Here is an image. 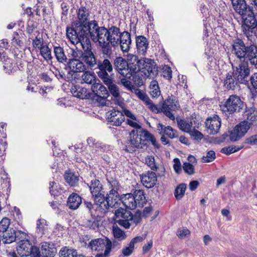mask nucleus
<instances>
[{
    "label": "nucleus",
    "instance_id": "f257e3e1",
    "mask_svg": "<svg viewBox=\"0 0 257 257\" xmlns=\"http://www.w3.org/2000/svg\"><path fill=\"white\" fill-rule=\"evenodd\" d=\"M109 192L105 196L103 185L99 180L96 179L87 184L90 192L94 197L96 203L95 216H102L108 211L110 207L114 206L118 200V191L121 188L119 182L114 179H107Z\"/></svg>",
    "mask_w": 257,
    "mask_h": 257
},
{
    "label": "nucleus",
    "instance_id": "f03ea898",
    "mask_svg": "<svg viewBox=\"0 0 257 257\" xmlns=\"http://www.w3.org/2000/svg\"><path fill=\"white\" fill-rule=\"evenodd\" d=\"M90 11L88 9L81 6L77 11V19L72 23L71 27H67L66 36L73 44L79 43L87 49L90 47L89 37L92 34L93 22L89 21Z\"/></svg>",
    "mask_w": 257,
    "mask_h": 257
},
{
    "label": "nucleus",
    "instance_id": "7ed1b4c3",
    "mask_svg": "<svg viewBox=\"0 0 257 257\" xmlns=\"http://www.w3.org/2000/svg\"><path fill=\"white\" fill-rule=\"evenodd\" d=\"M146 141H150L157 148L160 145L155 137L147 130L138 131L133 130L130 133L127 140L124 142L123 149L127 152L133 153L137 149L143 148L146 145Z\"/></svg>",
    "mask_w": 257,
    "mask_h": 257
},
{
    "label": "nucleus",
    "instance_id": "20e7f679",
    "mask_svg": "<svg viewBox=\"0 0 257 257\" xmlns=\"http://www.w3.org/2000/svg\"><path fill=\"white\" fill-rule=\"evenodd\" d=\"M231 53L239 61H246L257 68V46H245L242 40L236 38L231 44Z\"/></svg>",
    "mask_w": 257,
    "mask_h": 257
},
{
    "label": "nucleus",
    "instance_id": "39448f33",
    "mask_svg": "<svg viewBox=\"0 0 257 257\" xmlns=\"http://www.w3.org/2000/svg\"><path fill=\"white\" fill-rule=\"evenodd\" d=\"M92 34L93 37L106 40L110 44L115 47L118 45V41L120 40V36L121 33L120 32V29L116 26H111L108 29L104 27H99L98 24L95 22H93Z\"/></svg>",
    "mask_w": 257,
    "mask_h": 257
},
{
    "label": "nucleus",
    "instance_id": "423d86ee",
    "mask_svg": "<svg viewBox=\"0 0 257 257\" xmlns=\"http://www.w3.org/2000/svg\"><path fill=\"white\" fill-rule=\"evenodd\" d=\"M89 246L92 251L101 252L97 253L102 257H108L111 252V241L107 237L99 238L91 240Z\"/></svg>",
    "mask_w": 257,
    "mask_h": 257
},
{
    "label": "nucleus",
    "instance_id": "0eeeda50",
    "mask_svg": "<svg viewBox=\"0 0 257 257\" xmlns=\"http://www.w3.org/2000/svg\"><path fill=\"white\" fill-rule=\"evenodd\" d=\"M243 107V102L236 95H230L224 103L220 105L221 110L227 115L239 111Z\"/></svg>",
    "mask_w": 257,
    "mask_h": 257
},
{
    "label": "nucleus",
    "instance_id": "6e6552de",
    "mask_svg": "<svg viewBox=\"0 0 257 257\" xmlns=\"http://www.w3.org/2000/svg\"><path fill=\"white\" fill-rule=\"evenodd\" d=\"M180 106L177 98L171 94L168 95L167 98L164 101L161 108V111L171 120H174L175 119L173 111H176L180 109Z\"/></svg>",
    "mask_w": 257,
    "mask_h": 257
},
{
    "label": "nucleus",
    "instance_id": "1a4fd4ad",
    "mask_svg": "<svg viewBox=\"0 0 257 257\" xmlns=\"http://www.w3.org/2000/svg\"><path fill=\"white\" fill-rule=\"evenodd\" d=\"M97 67L95 68L98 77L102 81H108L110 78L113 77L111 73L113 71V65L110 60L105 58L102 60H99L97 62Z\"/></svg>",
    "mask_w": 257,
    "mask_h": 257
},
{
    "label": "nucleus",
    "instance_id": "9d476101",
    "mask_svg": "<svg viewBox=\"0 0 257 257\" xmlns=\"http://www.w3.org/2000/svg\"><path fill=\"white\" fill-rule=\"evenodd\" d=\"M240 63L238 66L234 69L232 66L233 71L234 75L238 81V82L243 84H249V76L250 74V69L248 63L246 61H239Z\"/></svg>",
    "mask_w": 257,
    "mask_h": 257
},
{
    "label": "nucleus",
    "instance_id": "9b49d317",
    "mask_svg": "<svg viewBox=\"0 0 257 257\" xmlns=\"http://www.w3.org/2000/svg\"><path fill=\"white\" fill-rule=\"evenodd\" d=\"M141 70L147 77L154 78L158 74V67L155 61L151 59L143 58L140 59Z\"/></svg>",
    "mask_w": 257,
    "mask_h": 257
},
{
    "label": "nucleus",
    "instance_id": "f8f14e48",
    "mask_svg": "<svg viewBox=\"0 0 257 257\" xmlns=\"http://www.w3.org/2000/svg\"><path fill=\"white\" fill-rule=\"evenodd\" d=\"M251 126V123L243 120L237 124L231 131L228 132V136L231 141H237L243 137Z\"/></svg>",
    "mask_w": 257,
    "mask_h": 257
},
{
    "label": "nucleus",
    "instance_id": "ddd939ff",
    "mask_svg": "<svg viewBox=\"0 0 257 257\" xmlns=\"http://www.w3.org/2000/svg\"><path fill=\"white\" fill-rule=\"evenodd\" d=\"M248 14L242 16L243 19L241 29L244 34L247 37L252 35L253 30L257 27V20L252 12L248 11Z\"/></svg>",
    "mask_w": 257,
    "mask_h": 257
},
{
    "label": "nucleus",
    "instance_id": "4468645a",
    "mask_svg": "<svg viewBox=\"0 0 257 257\" xmlns=\"http://www.w3.org/2000/svg\"><path fill=\"white\" fill-rule=\"evenodd\" d=\"M27 234L21 231H16L13 228L5 231L2 235V240L4 243H11L17 239L26 238Z\"/></svg>",
    "mask_w": 257,
    "mask_h": 257
},
{
    "label": "nucleus",
    "instance_id": "2eb2a0df",
    "mask_svg": "<svg viewBox=\"0 0 257 257\" xmlns=\"http://www.w3.org/2000/svg\"><path fill=\"white\" fill-rule=\"evenodd\" d=\"M118 200L116 201L114 206L110 207V208H117L120 204L119 202H122L123 205L127 209L132 210L137 207V202H136V201H135L134 196L132 193H127L120 195L118 193Z\"/></svg>",
    "mask_w": 257,
    "mask_h": 257
},
{
    "label": "nucleus",
    "instance_id": "dca6fc26",
    "mask_svg": "<svg viewBox=\"0 0 257 257\" xmlns=\"http://www.w3.org/2000/svg\"><path fill=\"white\" fill-rule=\"evenodd\" d=\"M107 121L114 126H120L124 121L125 117L123 113L115 109H112L106 113Z\"/></svg>",
    "mask_w": 257,
    "mask_h": 257
},
{
    "label": "nucleus",
    "instance_id": "f3484780",
    "mask_svg": "<svg viewBox=\"0 0 257 257\" xmlns=\"http://www.w3.org/2000/svg\"><path fill=\"white\" fill-rule=\"evenodd\" d=\"M28 235L26 238H21L17 247L18 253L21 256H29L33 250V248L36 246H34L27 238Z\"/></svg>",
    "mask_w": 257,
    "mask_h": 257
},
{
    "label": "nucleus",
    "instance_id": "a211bd4d",
    "mask_svg": "<svg viewBox=\"0 0 257 257\" xmlns=\"http://www.w3.org/2000/svg\"><path fill=\"white\" fill-rule=\"evenodd\" d=\"M114 69L121 75L126 78H131L132 75L128 74L127 61L121 57H116L113 61Z\"/></svg>",
    "mask_w": 257,
    "mask_h": 257
},
{
    "label": "nucleus",
    "instance_id": "6ab92c4d",
    "mask_svg": "<svg viewBox=\"0 0 257 257\" xmlns=\"http://www.w3.org/2000/svg\"><path fill=\"white\" fill-rule=\"evenodd\" d=\"M207 132L211 135H215L218 133L221 126V119L217 115L213 117L208 118L205 121Z\"/></svg>",
    "mask_w": 257,
    "mask_h": 257
},
{
    "label": "nucleus",
    "instance_id": "aec40b11",
    "mask_svg": "<svg viewBox=\"0 0 257 257\" xmlns=\"http://www.w3.org/2000/svg\"><path fill=\"white\" fill-rule=\"evenodd\" d=\"M127 60L128 74L132 76L140 71V59H139L136 55L128 54L127 56Z\"/></svg>",
    "mask_w": 257,
    "mask_h": 257
},
{
    "label": "nucleus",
    "instance_id": "412c9836",
    "mask_svg": "<svg viewBox=\"0 0 257 257\" xmlns=\"http://www.w3.org/2000/svg\"><path fill=\"white\" fill-rule=\"evenodd\" d=\"M141 182L143 185L147 188L153 187L157 181V175L155 172L148 171L141 175Z\"/></svg>",
    "mask_w": 257,
    "mask_h": 257
},
{
    "label": "nucleus",
    "instance_id": "4be33fe9",
    "mask_svg": "<svg viewBox=\"0 0 257 257\" xmlns=\"http://www.w3.org/2000/svg\"><path fill=\"white\" fill-rule=\"evenodd\" d=\"M84 52L82 54V60L90 67L92 68L96 65L97 62L95 57L91 51V43L90 42V47L87 49L86 47H83L82 46Z\"/></svg>",
    "mask_w": 257,
    "mask_h": 257
},
{
    "label": "nucleus",
    "instance_id": "5701e85b",
    "mask_svg": "<svg viewBox=\"0 0 257 257\" xmlns=\"http://www.w3.org/2000/svg\"><path fill=\"white\" fill-rule=\"evenodd\" d=\"M91 39L94 42H98L100 47L101 48V52L103 55H105L107 57H110L112 54V46L109 42L106 40H103L100 38L97 40V37H93V35L90 36Z\"/></svg>",
    "mask_w": 257,
    "mask_h": 257
},
{
    "label": "nucleus",
    "instance_id": "b1692460",
    "mask_svg": "<svg viewBox=\"0 0 257 257\" xmlns=\"http://www.w3.org/2000/svg\"><path fill=\"white\" fill-rule=\"evenodd\" d=\"M224 86L228 90H234L238 82L234 75V72L229 71L226 73L224 79Z\"/></svg>",
    "mask_w": 257,
    "mask_h": 257
},
{
    "label": "nucleus",
    "instance_id": "393cba45",
    "mask_svg": "<svg viewBox=\"0 0 257 257\" xmlns=\"http://www.w3.org/2000/svg\"><path fill=\"white\" fill-rule=\"evenodd\" d=\"M119 40L118 45L120 44L121 50L123 52H128L132 43L130 33L126 31L122 32Z\"/></svg>",
    "mask_w": 257,
    "mask_h": 257
},
{
    "label": "nucleus",
    "instance_id": "a878e982",
    "mask_svg": "<svg viewBox=\"0 0 257 257\" xmlns=\"http://www.w3.org/2000/svg\"><path fill=\"white\" fill-rule=\"evenodd\" d=\"M56 251L57 250L53 244L46 242L42 243L40 252L42 256L53 257Z\"/></svg>",
    "mask_w": 257,
    "mask_h": 257
},
{
    "label": "nucleus",
    "instance_id": "bb28decb",
    "mask_svg": "<svg viewBox=\"0 0 257 257\" xmlns=\"http://www.w3.org/2000/svg\"><path fill=\"white\" fill-rule=\"evenodd\" d=\"M108 89V93L112 95L114 98H118L120 97V90L118 86L114 82V77L110 78L108 81H102Z\"/></svg>",
    "mask_w": 257,
    "mask_h": 257
},
{
    "label": "nucleus",
    "instance_id": "cd10ccee",
    "mask_svg": "<svg viewBox=\"0 0 257 257\" xmlns=\"http://www.w3.org/2000/svg\"><path fill=\"white\" fill-rule=\"evenodd\" d=\"M71 92L74 97L80 99H88L90 97L89 91L86 88L79 86L76 85L72 87Z\"/></svg>",
    "mask_w": 257,
    "mask_h": 257
},
{
    "label": "nucleus",
    "instance_id": "c85d7f7f",
    "mask_svg": "<svg viewBox=\"0 0 257 257\" xmlns=\"http://www.w3.org/2000/svg\"><path fill=\"white\" fill-rule=\"evenodd\" d=\"M136 46L138 53L145 55L148 48L149 43L147 38L143 36H139L136 37Z\"/></svg>",
    "mask_w": 257,
    "mask_h": 257
},
{
    "label": "nucleus",
    "instance_id": "c756f323",
    "mask_svg": "<svg viewBox=\"0 0 257 257\" xmlns=\"http://www.w3.org/2000/svg\"><path fill=\"white\" fill-rule=\"evenodd\" d=\"M232 4L237 13L241 16L247 15L248 11L245 0H232Z\"/></svg>",
    "mask_w": 257,
    "mask_h": 257
},
{
    "label": "nucleus",
    "instance_id": "7c9ffc66",
    "mask_svg": "<svg viewBox=\"0 0 257 257\" xmlns=\"http://www.w3.org/2000/svg\"><path fill=\"white\" fill-rule=\"evenodd\" d=\"M67 65L75 73L84 72L86 70V66L79 59H69Z\"/></svg>",
    "mask_w": 257,
    "mask_h": 257
},
{
    "label": "nucleus",
    "instance_id": "2f4dec72",
    "mask_svg": "<svg viewBox=\"0 0 257 257\" xmlns=\"http://www.w3.org/2000/svg\"><path fill=\"white\" fill-rule=\"evenodd\" d=\"M157 130L160 135H166L170 139L177 137L176 131L170 126H165L162 123H159L157 125Z\"/></svg>",
    "mask_w": 257,
    "mask_h": 257
},
{
    "label": "nucleus",
    "instance_id": "473e14b6",
    "mask_svg": "<svg viewBox=\"0 0 257 257\" xmlns=\"http://www.w3.org/2000/svg\"><path fill=\"white\" fill-rule=\"evenodd\" d=\"M81 203V197L76 193H72L68 198L67 206L72 210H75L79 207Z\"/></svg>",
    "mask_w": 257,
    "mask_h": 257
},
{
    "label": "nucleus",
    "instance_id": "72a5a7b5",
    "mask_svg": "<svg viewBox=\"0 0 257 257\" xmlns=\"http://www.w3.org/2000/svg\"><path fill=\"white\" fill-rule=\"evenodd\" d=\"M54 53L58 62L63 64L66 63L67 64L69 59L65 54L63 48L60 46L54 47Z\"/></svg>",
    "mask_w": 257,
    "mask_h": 257
},
{
    "label": "nucleus",
    "instance_id": "f704fd0d",
    "mask_svg": "<svg viewBox=\"0 0 257 257\" xmlns=\"http://www.w3.org/2000/svg\"><path fill=\"white\" fill-rule=\"evenodd\" d=\"M65 181L71 186H76L79 182V176L77 174L70 171H66L64 175Z\"/></svg>",
    "mask_w": 257,
    "mask_h": 257
},
{
    "label": "nucleus",
    "instance_id": "c9c22d12",
    "mask_svg": "<svg viewBox=\"0 0 257 257\" xmlns=\"http://www.w3.org/2000/svg\"><path fill=\"white\" fill-rule=\"evenodd\" d=\"M136 202H137V207L142 208L144 204L146 203V199L145 196L144 192L142 190H136L133 194Z\"/></svg>",
    "mask_w": 257,
    "mask_h": 257
},
{
    "label": "nucleus",
    "instance_id": "e433bc0d",
    "mask_svg": "<svg viewBox=\"0 0 257 257\" xmlns=\"http://www.w3.org/2000/svg\"><path fill=\"white\" fill-rule=\"evenodd\" d=\"M92 90L96 96H109L108 90L101 83H94Z\"/></svg>",
    "mask_w": 257,
    "mask_h": 257
},
{
    "label": "nucleus",
    "instance_id": "4c0bfd02",
    "mask_svg": "<svg viewBox=\"0 0 257 257\" xmlns=\"http://www.w3.org/2000/svg\"><path fill=\"white\" fill-rule=\"evenodd\" d=\"M177 122L178 127L183 132L190 133L191 131L192 123L183 119L177 118Z\"/></svg>",
    "mask_w": 257,
    "mask_h": 257
},
{
    "label": "nucleus",
    "instance_id": "58836bf2",
    "mask_svg": "<svg viewBox=\"0 0 257 257\" xmlns=\"http://www.w3.org/2000/svg\"><path fill=\"white\" fill-rule=\"evenodd\" d=\"M186 188L187 185L185 183L180 184L176 187L174 196L176 200H180L184 197Z\"/></svg>",
    "mask_w": 257,
    "mask_h": 257
},
{
    "label": "nucleus",
    "instance_id": "ea45409f",
    "mask_svg": "<svg viewBox=\"0 0 257 257\" xmlns=\"http://www.w3.org/2000/svg\"><path fill=\"white\" fill-rule=\"evenodd\" d=\"M40 54L46 61L52 60L53 57L51 54L50 48L47 45H45L40 47Z\"/></svg>",
    "mask_w": 257,
    "mask_h": 257
},
{
    "label": "nucleus",
    "instance_id": "a19ab883",
    "mask_svg": "<svg viewBox=\"0 0 257 257\" xmlns=\"http://www.w3.org/2000/svg\"><path fill=\"white\" fill-rule=\"evenodd\" d=\"M112 233L114 237L119 241L124 240L126 238V235L125 232L117 225H113Z\"/></svg>",
    "mask_w": 257,
    "mask_h": 257
},
{
    "label": "nucleus",
    "instance_id": "79ce46f5",
    "mask_svg": "<svg viewBox=\"0 0 257 257\" xmlns=\"http://www.w3.org/2000/svg\"><path fill=\"white\" fill-rule=\"evenodd\" d=\"M150 93L152 97L155 98L160 95L161 91L157 81L153 80L151 81L150 85Z\"/></svg>",
    "mask_w": 257,
    "mask_h": 257
},
{
    "label": "nucleus",
    "instance_id": "37998d69",
    "mask_svg": "<svg viewBox=\"0 0 257 257\" xmlns=\"http://www.w3.org/2000/svg\"><path fill=\"white\" fill-rule=\"evenodd\" d=\"M60 257H77V252L75 249L65 247L59 252Z\"/></svg>",
    "mask_w": 257,
    "mask_h": 257
},
{
    "label": "nucleus",
    "instance_id": "c03bdc74",
    "mask_svg": "<svg viewBox=\"0 0 257 257\" xmlns=\"http://www.w3.org/2000/svg\"><path fill=\"white\" fill-rule=\"evenodd\" d=\"M115 214L117 217H121L120 219L131 220L132 219V213L128 210L118 209Z\"/></svg>",
    "mask_w": 257,
    "mask_h": 257
},
{
    "label": "nucleus",
    "instance_id": "a18cd8bd",
    "mask_svg": "<svg viewBox=\"0 0 257 257\" xmlns=\"http://www.w3.org/2000/svg\"><path fill=\"white\" fill-rule=\"evenodd\" d=\"M82 78L84 82L87 84H92L95 80V76L90 72L85 71L82 75Z\"/></svg>",
    "mask_w": 257,
    "mask_h": 257
},
{
    "label": "nucleus",
    "instance_id": "49530a36",
    "mask_svg": "<svg viewBox=\"0 0 257 257\" xmlns=\"http://www.w3.org/2000/svg\"><path fill=\"white\" fill-rule=\"evenodd\" d=\"M243 116L244 118L246 119L245 120L251 123V125L252 124V122L256 119L255 112L254 111L251 109L246 110L244 113Z\"/></svg>",
    "mask_w": 257,
    "mask_h": 257
},
{
    "label": "nucleus",
    "instance_id": "de8ad7c7",
    "mask_svg": "<svg viewBox=\"0 0 257 257\" xmlns=\"http://www.w3.org/2000/svg\"><path fill=\"white\" fill-rule=\"evenodd\" d=\"M242 148V147H236L235 146H231L223 148L221 150V152L226 155H230L238 151Z\"/></svg>",
    "mask_w": 257,
    "mask_h": 257
},
{
    "label": "nucleus",
    "instance_id": "09e8293b",
    "mask_svg": "<svg viewBox=\"0 0 257 257\" xmlns=\"http://www.w3.org/2000/svg\"><path fill=\"white\" fill-rule=\"evenodd\" d=\"M216 158V154L214 151L210 150L207 152L206 156H203L201 160L203 163H209L214 161Z\"/></svg>",
    "mask_w": 257,
    "mask_h": 257
},
{
    "label": "nucleus",
    "instance_id": "8fccbe9b",
    "mask_svg": "<svg viewBox=\"0 0 257 257\" xmlns=\"http://www.w3.org/2000/svg\"><path fill=\"white\" fill-rule=\"evenodd\" d=\"M10 224V220L8 218H4L0 221V232L2 234L6 230L9 229V225Z\"/></svg>",
    "mask_w": 257,
    "mask_h": 257
},
{
    "label": "nucleus",
    "instance_id": "3c124183",
    "mask_svg": "<svg viewBox=\"0 0 257 257\" xmlns=\"http://www.w3.org/2000/svg\"><path fill=\"white\" fill-rule=\"evenodd\" d=\"M82 53L81 51L77 49H70V52L68 54V59H79L81 56H82Z\"/></svg>",
    "mask_w": 257,
    "mask_h": 257
},
{
    "label": "nucleus",
    "instance_id": "603ef678",
    "mask_svg": "<svg viewBox=\"0 0 257 257\" xmlns=\"http://www.w3.org/2000/svg\"><path fill=\"white\" fill-rule=\"evenodd\" d=\"M50 70L58 79H65V75L63 71H60L53 65L51 66Z\"/></svg>",
    "mask_w": 257,
    "mask_h": 257
},
{
    "label": "nucleus",
    "instance_id": "864d4df0",
    "mask_svg": "<svg viewBox=\"0 0 257 257\" xmlns=\"http://www.w3.org/2000/svg\"><path fill=\"white\" fill-rule=\"evenodd\" d=\"M183 169L184 172L189 175H192L194 174V167L190 163L185 162L183 165Z\"/></svg>",
    "mask_w": 257,
    "mask_h": 257
},
{
    "label": "nucleus",
    "instance_id": "5fc2aeb1",
    "mask_svg": "<svg viewBox=\"0 0 257 257\" xmlns=\"http://www.w3.org/2000/svg\"><path fill=\"white\" fill-rule=\"evenodd\" d=\"M133 92L135 93L139 98L144 101L146 102H150V98L148 96L144 93L142 92L140 89L138 88H134V91Z\"/></svg>",
    "mask_w": 257,
    "mask_h": 257
},
{
    "label": "nucleus",
    "instance_id": "6e6d98bb",
    "mask_svg": "<svg viewBox=\"0 0 257 257\" xmlns=\"http://www.w3.org/2000/svg\"><path fill=\"white\" fill-rule=\"evenodd\" d=\"M134 250V246L130 242L127 246L122 249V253L123 256H129L133 253Z\"/></svg>",
    "mask_w": 257,
    "mask_h": 257
},
{
    "label": "nucleus",
    "instance_id": "4d7b16f0",
    "mask_svg": "<svg viewBox=\"0 0 257 257\" xmlns=\"http://www.w3.org/2000/svg\"><path fill=\"white\" fill-rule=\"evenodd\" d=\"M120 82L123 86L127 89L130 90L132 92L134 91V88H136V87L132 85V82L126 78L121 79L120 80Z\"/></svg>",
    "mask_w": 257,
    "mask_h": 257
},
{
    "label": "nucleus",
    "instance_id": "13d9d810",
    "mask_svg": "<svg viewBox=\"0 0 257 257\" xmlns=\"http://www.w3.org/2000/svg\"><path fill=\"white\" fill-rule=\"evenodd\" d=\"M146 164L150 167L152 170H156L157 166L155 163V159L152 156H149L146 159Z\"/></svg>",
    "mask_w": 257,
    "mask_h": 257
},
{
    "label": "nucleus",
    "instance_id": "bf43d9fd",
    "mask_svg": "<svg viewBox=\"0 0 257 257\" xmlns=\"http://www.w3.org/2000/svg\"><path fill=\"white\" fill-rule=\"evenodd\" d=\"M62 14H61V19L65 20L67 18L68 14L69 6L66 3H63L61 4Z\"/></svg>",
    "mask_w": 257,
    "mask_h": 257
},
{
    "label": "nucleus",
    "instance_id": "052dcab7",
    "mask_svg": "<svg viewBox=\"0 0 257 257\" xmlns=\"http://www.w3.org/2000/svg\"><path fill=\"white\" fill-rule=\"evenodd\" d=\"M244 143L251 146H257V135H253L246 138Z\"/></svg>",
    "mask_w": 257,
    "mask_h": 257
},
{
    "label": "nucleus",
    "instance_id": "680f3d73",
    "mask_svg": "<svg viewBox=\"0 0 257 257\" xmlns=\"http://www.w3.org/2000/svg\"><path fill=\"white\" fill-rule=\"evenodd\" d=\"M189 133L191 137H193L195 140L198 141H200L203 137L202 133L196 130H194L193 131H191Z\"/></svg>",
    "mask_w": 257,
    "mask_h": 257
},
{
    "label": "nucleus",
    "instance_id": "e2e57ef3",
    "mask_svg": "<svg viewBox=\"0 0 257 257\" xmlns=\"http://www.w3.org/2000/svg\"><path fill=\"white\" fill-rule=\"evenodd\" d=\"M50 193L52 195H57L58 192V185L55 182H50Z\"/></svg>",
    "mask_w": 257,
    "mask_h": 257
},
{
    "label": "nucleus",
    "instance_id": "0e129e2a",
    "mask_svg": "<svg viewBox=\"0 0 257 257\" xmlns=\"http://www.w3.org/2000/svg\"><path fill=\"white\" fill-rule=\"evenodd\" d=\"M32 45L34 48H38L40 49V47L44 45L42 39L36 36V38L33 40Z\"/></svg>",
    "mask_w": 257,
    "mask_h": 257
},
{
    "label": "nucleus",
    "instance_id": "69168bd1",
    "mask_svg": "<svg viewBox=\"0 0 257 257\" xmlns=\"http://www.w3.org/2000/svg\"><path fill=\"white\" fill-rule=\"evenodd\" d=\"M162 75L163 77L167 79H170L172 78V70L170 67H166L164 68Z\"/></svg>",
    "mask_w": 257,
    "mask_h": 257
},
{
    "label": "nucleus",
    "instance_id": "338daca9",
    "mask_svg": "<svg viewBox=\"0 0 257 257\" xmlns=\"http://www.w3.org/2000/svg\"><path fill=\"white\" fill-rule=\"evenodd\" d=\"M132 219H131V221L136 224L140 223L142 220L141 213L140 211H137L134 215L132 214Z\"/></svg>",
    "mask_w": 257,
    "mask_h": 257
},
{
    "label": "nucleus",
    "instance_id": "774afa93",
    "mask_svg": "<svg viewBox=\"0 0 257 257\" xmlns=\"http://www.w3.org/2000/svg\"><path fill=\"white\" fill-rule=\"evenodd\" d=\"M19 35L17 32H14L13 34V38L12 39V43H13L15 46H21L23 44L21 40H20L19 38Z\"/></svg>",
    "mask_w": 257,
    "mask_h": 257
}]
</instances>
